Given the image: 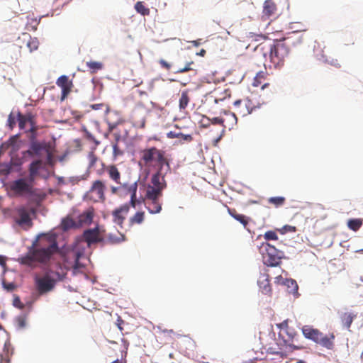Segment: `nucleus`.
<instances>
[{"mask_svg": "<svg viewBox=\"0 0 363 363\" xmlns=\"http://www.w3.org/2000/svg\"><path fill=\"white\" fill-rule=\"evenodd\" d=\"M2 285L4 289L9 292H11L16 289V285L13 282L7 283L6 281H3Z\"/></svg>", "mask_w": 363, "mask_h": 363, "instance_id": "obj_48", "label": "nucleus"}, {"mask_svg": "<svg viewBox=\"0 0 363 363\" xmlns=\"http://www.w3.org/2000/svg\"><path fill=\"white\" fill-rule=\"evenodd\" d=\"M242 104L247 108V111H245L240 110V113L242 114V116H246L247 114L251 113V112L252 111V108L249 110V105L251 104L250 100H246V101L238 100V101H235L234 102V106H238L242 105Z\"/></svg>", "mask_w": 363, "mask_h": 363, "instance_id": "obj_36", "label": "nucleus"}, {"mask_svg": "<svg viewBox=\"0 0 363 363\" xmlns=\"http://www.w3.org/2000/svg\"><path fill=\"white\" fill-rule=\"evenodd\" d=\"M164 171L165 169L156 170V172L152 176L150 184L152 186L161 188L162 191L166 187Z\"/></svg>", "mask_w": 363, "mask_h": 363, "instance_id": "obj_18", "label": "nucleus"}, {"mask_svg": "<svg viewBox=\"0 0 363 363\" xmlns=\"http://www.w3.org/2000/svg\"><path fill=\"white\" fill-rule=\"evenodd\" d=\"M121 189L126 190L127 192L130 194V205L132 207L135 208L138 204H140L144 202L143 197L140 196V198H137V182H133L130 185H128L127 183V188H121Z\"/></svg>", "mask_w": 363, "mask_h": 363, "instance_id": "obj_14", "label": "nucleus"}, {"mask_svg": "<svg viewBox=\"0 0 363 363\" xmlns=\"http://www.w3.org/2000/svg\"><path fill=\"white\" fill-rule=\"evenodd\" d=\"M87 67L94 73L103 68V64L100 62L89 61L86 62Z\"/></svg>", "mask_w": 363, "mask_h": 363, "instance_id": "obj_41", "label": "nucleus"}, {"mask_svg": "<svg viewBox=\"0 0 363 363\" xmlns=\"http://www.w3.org/2000/svg\"><path fill=\"white\" fill-rule=\"evenodd\" d=\"M61 226L64 230H67L70 228L76 227L77 225L73 219L70 218H66L62 220Z\"/></svg>", "mask_w": 363, "mask_h": 363, "instance_id": "obj_39", "label": "nucleus"}, {"mask_svg": "<svg viewBox=\"0 0 363 363\" xmlns=\"http://www.w3.org/2000/svg\"><path fill=\"white\" fill-rule=\"evenodd\" d=\"M145 220V212L138 211L135 213L133 216H131L129 219V223L130 225H133L135 224H141Z\"/></svg>", "mask_w": 363, "mask_h": 363, "instance_id": "obj_32", "label": "nucleus"}, {"mask_svg": "<svg viewBox=\"0 0 363 363\" xmlns=\"http://www.w3.org/2000/svg\"><path fill=\"white\" fill-rule=\"evenodd\" d=\"M211 123L213 124H220L224 128L230 129L237 123V118L234 113H228L225 114V117H215L212 118Z\"/></svg>", "mask_w": 363, "mask_h": 363, "instance_id": "obj_13", "label": "nucleus"}, {"mask_svg": "<svg viewBox=\"0 0 363 363\" xmlns=\"http://www.w3.org/2000/svg\"><path fill=\"white\" fill-rule=\"evenodd\" d=\"M42 162L38 160L30 163L29 166V177L28 179L30 182H33L36 175L38 174L39 169L41 166Z\"/></svg>", "mask_w": 363, "mask_h": 363, "instance_id": "obj_27", "label": "nucleus"}, {"mask_svg": "<svg viewBox=\"0 0 363 363\" xmlns=\"http://www.w3.org/2000/svg\"><path fill=\"white\" fill-rule=\"evenodd\" d=\"M13 218L18 225L25 230H28L33 226L30 213L25 206L17 207L14 210Z\"/></svg>", "mask_w": 363, "mask_h": 363, "instance_id": "obj_9", "label": "nucleus"}, {"mask_svg": "<svg viewBox=\"0 0 363 363\" xmlns=\"http://www.w3.org/2000/svg\"><path fill=\"white\" fill-rule=\"evenodd\" d=\"M16 116L19 128L24 129L26 123H28L25 114L23 115L21 112L18 111Z\"/></svg>", "mask_w": 363, "mask_h": 363, "instance_id": "obj_45", "label": "nucleus"}, {"mask_svg": "<svg viewBox=\"0 0 363 363\" xmlns=\"http://www.w3.org/2000/svg\"><path fill=\"white\" fill-rule=\"evenodd\" d=\"M162 196V190L160 187L152 186L148 184L146 189L145 196L144 198V202L145 200H155L156 199H160Z\"/></svg>", "mask_w": 363, "mask_h": 363, "instance_id": "obj_20", "label": "nucleus"}, {"mask_svg": "<svg viewBox=\"0 0 363 363\" xmlns=\"http://www.w3.org/2000/svg\"><path fill=\"white\" fill-rule=\"evenodd\" d=\"M330 64L336 67H340V65L338 62L337 60H333Z\"/></svg>", "mask_w": 363, "mask_h": 363, "instance_id": "obj_61", "label": "nucleus"}, {"mask_svg": "<svg viewBox=\"0 0 363 363\" xmlns=\"http://www.w3.org/2000/svg\"><path fill=\"white\" fill-rule=\"evenodd\" d=\"M167 137L169 138H179L180 141L186 143H190L193 140V137L190 134H184L182 133H175L172 131L167 133Z\"/></svg>", "mask_w": 363, "mask_h": 363, "instance_id": "obj_29", "label": "nucleus"}, {"mask_svg": "<svg viewBox=\"0 0 363 363\" xmlns=\"http://www.w3.org/2000/svg\"><path fill=\"white\" fill-rule=\"evenodd\" d=\"M205 53H206V51L204 50H201V52H200V55L201 56H203Z\"/></svg>", "mask_w": 363, "mask_h": 363, "instance_id": "obj_62", "label": "nucleus"}, {"mask_svg": "<svg viewBox=\"0 0 363 363\" xmlns=\"http://www.w3.org/2000/svg\"><path fill=\"white\" fill-rule=\"evenodd\" d=\"M33 182H30L29 179L26 181L25 179L21 178L12 182L9 184V188L16 196L32 194L33 189Z\"/></svg>", "mask_w": 363, "mask_h": 363, "instance_id": "obj_10", "label": "nucleus"}, {"mask_svg": "<svg viewBox=\"0 0 363 363\" xmlns=\"http://www.w3.org/2000/svg\"><path fill=\"white\" fill-rule=\"evenodd\" d=\"M106 230L103 226L96 225L94 228L85 230L82 234L83 240L89 247L96 243H105Z\"/></svg>", "mask_w": 363, "mask_h": 363, "instance_id": "obj_8", "label": "nucleus"}, {"mask_svg": "<svg viewBox=\"0 0 363 363\" xmlns=\"http://www.w3.org/2000/svg\"><path fill=\"white\" fill-rule=\"evenodd\" d=\"M159 63L163 68H164L167 70H169L171 68V65L169 63H168L167 61H165L164 60H162V59L160 60Z\"/></svg>", "mask_w": 363, "mask_h": 363, "instance_id": "obj_56", "label": "nucleus"}, {"mask_svg": "<svg viewBox=\"0 0 363 363\" xmlns=\"http://www.w3.org/2000/svg\"><path fill=\"white\" fill-rule=\"evenodd\" d=\"M57 251L56 240L51 236L42 235L33 242L28 254L19 257L18 261L21 264L35 268L37 262L47 264Z\"/></svg>", "mask_w": 363, "mask_h": 363, "instance_id": "obj_2", "label": "nucleus"}, {"mask_svg": "<svg viewBox=\"0 0 363 363\" xmlns=\"http://www.w3.org/2000/svg\"><path fill=\"white\" fill-rule=\"evenodd\" d=\"M286 347L289 349V352H292L294 350H301L304 348V347L302 345H295L294 344L286 345Z\"/></svg>", "mask_w": 363, "mask_h": 363, "instance_id": "obj_51", "label": "nucleus"}, {"mask_svg": "<svg viewBox=\"0 0 363 363\" xmlns=\"http://www.w3.org/2000/svg\"><path fill=\"white\" fill-rule=\"evenodd\" d=\"M87 160H88V169L89 170H91L95 167L97 161L99 160V157L95 154L94 151H91L88 153Z\"/></svg>", "mask_w": 363, "mask_h": 363, "instance_id": "obj_35", "label": "nucleus"}, {"mask_svg": "<svg viewBox=\"0 0 363 363\" xmlns=\"http://www.w3.org/2000/svg\"><path fill=\"white\" fill-rule=\"evenodd\" d=\"M123 323H124V320L121 317H118L117 319L116 325L121 331H123V328L122 327V325Z\"/></svg>", "mask_w": 363, "mask_h": 363, "instance_id": "obj_58", "label": "nucleus"}, {"mask_svg": "<svg viewBox=\"0 0 363 363\" xmlns=\"http://www.w3.org/2000/svg\"><path fill=\"white\" fill-rule=\"evenodd\" d=\"M123 152L119 148L117 143L113 145V155L114 158L123 155Z\"/></svg>", "mask_w": 363, "mask_h": 363, "instance_id": "obj_49", "label": "nucleus"}, {"mask_svg": "<svg viewBox=\"0 0 363 363\" xmlns=\"http://www.w3.org/2000/svg\"><path fill=\"white\" fill-rule=\"evenodd\" d=\"M278 16V8L273 0H265L263 4L262 19L275 18Z\"/></svg>", "mask_w": 363, "mask_h": 363, "instance_id": "obj_12", "label": "nucleus"}, {"mask_svg": "<svg viewBox=\"0 0 363 363\" xmlns=\"http://www.w3.org/2000/svg\"><path fill=\"white\" fill-rule=\"evenodd\" d=\"M35 284L38 294L43 295L51 291L55 287V282L49 276L45 275L43 277H35Z\"/></svg>", "mask_w": 363, "mask_h": 363, "instance_id": "obj_11", "label": "nucleus"}, {"mask_svg": "<svg viewBox=\"0 0 363 363\" xmlns=\"http://www.w3.org/2000/svg\"><path fill=\"white\" fill-rule=\"evenodd\" d=\"M297 229L295 226H292V225H286L283 227L282 228V233H295L296 232Z\"/></svg>", "mask_w": 363, "mask_h": 363, "instance_id": "obj_52", "label": "nucleus"}, {"mask_svg": "<svg viewBox=\"0 0 363 363\" xmlns=\"http://www.w3.org/2000/svg\"><path fill=\"white\" fill-rule=\"evenodd\" d=\"M13 305L16 308L19 309H23L24 308V304L21 302L18 296L15 295L13 300Z\"/></svg>", "mask_w": 363, "mask_h": 363, "instance_id": "obj_50", "label": "nucleus"}, {"mask_svg": "<svg viewBox=\"0 0 363 363\" xmlns=\"http://www.w3.org/2000/svg\"><path fill=\"white\" fill-rule=\"evenodd\" d=\"M130 207L128 204H124L118 208H116L113 213V221L118 225H122L123 223L125 216L129 211Z\"/></svg>", "mask_w": 363, "mask_h": 363, "instance_id": "obj_15", "label": "nucleus"}, {"mask_svg": "<svg viewBox=\"0 0 363 363\" xmlns=\"http://www.w3.org/2000/svg\"><path fill=\"white\" fill-rule=\"evenodd\" d=\"M131 96L133 97H136L138 96H147V92L144 91L139 90L138 89H135L132 91Z\"/></svg>", "mask_w": 363, "mask_h": 363, "instance_id": "obj_54", "label": "nucleus"}, {"mask_svg": "<svg viewBox=\"0 0 363 363\" xmlns=\"http://www.w3.org/2000/svg\"><path fill=\"white\" fill-rule=\"evenodd\" d=\"M16 118L13 112H11L8 117L7 125L10 129H13L16 125Z\"/></svg>", "mask_w": 363, "mask_h": 363, "instance_id": "obj_47", "label": "nucleus"}, {"mask_svg": "<svg viewBox=\"0 0 363 363\" xmlns=\"http://www.w3.org/2000/svg\"><path fill=\"white\" fill-rule=\"evenodd\" d=\"M357 318V313L352 312H344L340 315L342 325L347 329H350L354 319Z\"/></svg>", "mask_w": 363, "mask_h": 363, "instance_id": "obj_22", "label": "nucleus"}, {"mask_svg": "<svg viewBox=\"0 0 363 363\" xmlns=\"http://www.w3.org/2000/svg\"><path fill=\"white\" fill-rule=\"evenodd\" d=\"M285 201L286 199L284 196L270 197L267 200L268 203L273 205L276 208L282 206Z\"/></svg>", "mask_w": 363, "mask_h": 363, "instance_id": "obj_33", "label": "nucleus"}, {"mask_svg": "<svg viewBox=\"0 0 363 363\" xmlns=\"http://www.w3.org/2000/svg\"><path fill=\"white\" fill-rule=\"evenodd\" d=\"M194 62L191 61L190 62H188L185 67H184L183 68H180L179 69L177 72L178 73H183V72H188V71H190V70H192V68L191 67V65H193Z\"/></svg>", "mask_w": 363, "mask_h": 363, "instance_id": "obj_53", "label": "nucleus"}, {"mask_svg": "<svg viewBox=\"0 0 363 363\" xmlns=\"http://www.w3.org/2000/svg\"><path fill=\"white\" fill-rule=\"evenodd\" d=\"M279 328L280 329H282V330H286L289 329V325H288V320H285L282 323H281L279 325Z\"/></svg>", "mask_w": 363, "mask_h": 363, "instance_id": "obj_57", "label": "nucleus"}, {"mask_svg": "<svg viewBox=\"0 0 363 363\" xmlns=\"http://www.w3.org/2000/svg\"><path fill=\"white\" fill-rule=\"evenodd\" d=\"M201 125L203 127H208L210 124V119L208 118H205L201 120Z\"/></svg>", "mask_w": 363, "mask_h": 363, "instance_id": "obj_59", "label": "nucleus"}, {"mask_svg": "<svg viewBox=\"0 0 363 363\" xmlns=\"http://www.w3.org/2000/svg\"><path fill=\"white\" fill-rule=\"evenodd\" d=\"M263 262L269 267H277L281 263L283 252L268 242H262L259 247Z\"/></svg>", "mask_w": 363, "mask_h": 363, "instance_id": "obj_5", "label": "nucleus"}, {"mask_svg": "<svg viewBox=\"0 0 363 363\" xmlns=\"http://www.w3.org/2000/svg\"><path fill=\"white\" fill-rule=\"evenodd\" d=\"M145 205L147 206V208L148 211L152 213H158L162 210V203L160 201V199H156L155 200H145Z\"/></svg>", "mask_w": 363, "mask_h": 363, "instance_id": "obj_24", "label": "nucleus"}, {"mask_svg": "<svg viewBox=\"0 0 363 363\" xmlns=\"http://www.w3.org/2000/svg\"><path fill=\"white\" fill-rule=\"evenodd\" d=\"M104 106V104H96L91 105L90 107L94 110H99L102 108Z\"/></svg>", "mask_w": 363, "mask_h": 363, "instance_id": "obj_60", "label": "nucleus"}, {"mask_svg": "<svg viewBox=\"0 0 363 363\" xmlns=\"http://www.w3.org/2000/svg\"><path fill=\"white\" fill-rule=\"evenodd\" d=\"M363 224L362 218H352L347 220V227L349 229L356 232L357 231Z\"/></svg>", "mask_w": 363, "mask_h": 363, "instance_id": "obj_31", "label": "nucleus"}, {"mask_svg": "<svg viewBox=\"0 0 363 363\" xmlns=\"http://www.w3.org/2000/svg\"><path fill=\"white\" fill-rule=\"evenodd\" d=\"M303 336L321 346L331 350L333 348V340L335 336L333 334L324 335L319 330L313 328L309 325H305L301 329Z\"/></svg>", "mask_w": 363, "mask_h": 363, "instance_id": "obj_4", "label": "nucleus"}, {"mask_svg": "<svg viewBox=\"0 0 363 363\" xmlns=\"http://www.w3.org/2000/svg\"><path fill=\"white\" fill-rule=\"evenodd\" d=\"M56 84L62 89V99H65L73 86L72 81L67 76L62 75L57 79Z\"/></svg>", "mask_w": 363, "mask_h": 363, "instance_id": "obj_16", "label": "nucleus"}, {"mask_svg": "<svg viewBox=\"0 0 363 363\" xmlns=\"http://www.w3.org/2000/svg\"><path fill=\"white\" fill-rule=\"evenodd\" d=\"M9 347H10V344L7 345V344H5L4 345V354H1V362L0 363H9L10 362V359H9Z\"/></svg>", "mask_w": 363, "mask_h": 363, "instance_id": "obj_44", "label": "nucleus"}, {"mask_svg": "<svg viewBox=\"0 0 363 363\" xmlns=\"http://www.w3.org/2000/svg\"><path fill=\"white\" fill-rule=\"evenodd\" d=\"M43 149L44 146L42 144L34 142L31 144L30 150L28 151V153L31 155H35L36 156H39Z\"/></svg>", "mask_w": 363, "mask_h": 363, "instance_id": "obj_34", "label": "nucleus"}, {"mask_svg": "<svg viewBox=\"0 0 363 363\" xmlns=\"http://www.w3.org/2000/svg\"><path fill=\"white\" fill-rule=\"evenodd\" d=\"M290 28L291 29H294V30L291 33H290L288 35H290L293 32H294L296 30H301V33H305L306 35H307L308 36V40L303 43V45H305L306 43H307L308 41H310L312 39L309 33L307 32L308 29L305 26L301 25V27H296V23H293L291 24Z\"/></svg>", "mask_w": 363, "mask_h": 363, "instance_id": "obj_37", "label": "nucleus"}, {"mask_svg": "<svg viewBox=\"0 0 363 363\" xmlns=\"http://www.w3.org/2000/svg\"><path fill=\"white\" fill-rule=\"evenodd\" d=\"M296 363H306V362L303 360H298Z\"/></svg>", "mask_w": 363, "mask_h": 363, "instance_id": "obj_63", "label": "nucleus"}, {"mask_svg": "<svg viewBox=\"0 0 363 363\" xmlns=\"http://www.w3.org/2000/svg\"><path fill=\"white\" fill-rule=\"evenodd\" d=\"M228 212L233 218L240 222L244 228L247 227L249 223L250 218L245 215L238 213L237 211L234 208H228Z\"/></svg>", "mask_w": 363, "mask_h": 363, "instance_id": "obj_25", "label": "nucleus"}, {"mask_svg": "<svg viewBox=\"0 0 363 363\" xmlns=\"http://www.w3.org/2000/svg\"><path fill=\"white\" fill-rule=\"evenodd\" d=\"M259 289L264 294L270 295L272 294V287L269 283V276L267 274H262L257 281Z\"/></svg>", "mask_w": 363, "mask_h": 363, "instance_id": "obj_19", "label": "nucleus"}, {"mask_svg": "<svg viewBox=\"0 0 363 363\" xmlns=\"http://www.w3.org/2000/svg\"><path fill=\"white\" fill-rule=\"evenodd\" d=\"M104 168L97 171V174L101 176L104 172H106L108 178L117 186H112L111 191L113 194H116L121 188H127V183L121 182V174L118 167L114 164L105 165Z\"/></svg>", "mask_w": 363, "mask_h": 363, "instance_id": "obj_6", "label": "nucleus"}, {"mask_svg": "<svg viewBox=\"0 0 363 363\" xmlns=\"http://www.w3.org/2000/svg\"><path fill=\"white\" fill-rule=\"evenodd\" d=\"M106 183L100 179L92 182L90 189L84 196V199L91 202H104L106 200Z\"/></svg>", "mask_w": 363, "mask_h": 363, "instance_id": "obj_7", "label": "nucleus"}, {"mask_svg": "<svg viewBox=\"0 0 363 363\" xmlns=\"http://www.w3.org/2000/svg\"><path fill=\"white\" fill-rule=\"evenodd\" d=\"M3 263V257L0 256V264Z\"/></svg>", "mask_w": 363, "mask_h": 363, "instance_id": "obj_64", "label": "nucleus"}, {"mask_svg": "<svg viewBox=\"0 0 363 363\" xmlns=\"http://www.w3.org/2000/svg\"><path fill=\"white\" fill-rule=\"evenodd\" d=\"M135 9L138 13L143 16H147L150 14V9L143 4L141 1H138L135 5Z\"/></svg>", "mask_w": 363, "mask_h": 363, "instance_id": "obj_42", "label": "nucleus"}, {"mask_svg": "<svg viewBox=\"0 0 363 363\" xmlns=\"http://www.w3.org/2000/svg\"><path fill=\"white\" fill-rule=\"evenodd\" d=\"M26 46L29 49L30 52H33L38 48L39 42L36 38H31L29 36V38L26 43Z\"/></svg>", "mask_w": 363, "mask_h": 363, "instance_id": "obj_40", "label": "nucleus"}, {"mask_svg": "<svg viewBox=\"0 0 363 363\" xmlns=\"http://www.w3.org/2000/svg\"><path fill=\"white\" fill-rule=\"evenodd\" d=\"M308 38V36L301 33V30H296L282 39L259 43L255 51L262 54L266 61L268 59L274 68L280 69L284 65L291 49L299 48Z\"/></svg>", "mask_w": 363, "mask_h": 363, "instance_id": "obj_1", "label": "nucleus"}, {"mask_svg": "<svg viewBox=\"0 0 363 363\" xmlns=\"http://www.w3.org/2000/svg\"><path fill=\"white\" fill-rule=\"evenodd\" d=\"M267 75L268 74L266 71L259 72L253 79L252 86L255 87L261 86L262 89H264L269 86V83L265 82Z\"/></svg>", "mask_w": 363, "mask_h": 363, "instance_id": "obj_21", "label": "nucleus"}, {"mask_svg": "<svg viewBox=\"0 0 363 363\" xmlns=\"http://www.w3.org/2000/svg\"><path fill=\"white\" fill-rule=\"evenodd\" d=\"M28 314L21 313L14 319L15 326L18 330H23L27 325Z\"/></svg>", "mask_w": 363, "mask_h": 363, "instance_id": "obj_28", "label": "nucleus"}, {"mask_svg": "<svg viewBox=\"0 0 363 363\" xmlns=\"http://www.w3.org/2000/svg\"><path fill=\"white\" fill-rule=\"evenodd\" d=\"M285 331H286V335L291 339H294L297 335L296 332L294 329H291L290 328H289V329H288Z\"/></svg>", "mask_w": 363, "mask_h": 363, "instance_id": "obj_55", "label": "nucleus"}, {"mask_svg": "<svg viewBox=\"0 0 363 363\" xmlns=\"http://www.w3.org/2000/svg\"><path fill=\"white\" fill-rule=\"evenodd\" d=\"M190 101V97L187 90L183 91L179 100V106L180 110H184Z\"/></svg>", "mask_w": 363, "mask_h": 363, "instance_id": "obj_30", "label": "nucleus"}, {"mask_svg": "<svg viewBox=\"0 0 363 363\" xmlns=\"http://www.w3.org/2000/svg\"><path fill=\"white\" fill-rule=\"evenodd\" d=\"M94 216V209L91 207L82 213L77 219L79 226L89 225L92 223Z\"/></svg>", "mask_w": 363, "mask_h": 363, "instance_id": "obj_17", "label": "nucleus"}, {"mask_svg": "<svg viewBox=\"0 0 363 363\" xmlns=\"http://www.w3.org/2000/svg\"><path fill=\"white\" fill-rule=\"evenodd\" d=\"M105 238H106V242L102 243L103 245L118 244L125 240V235L119 232H117V233H109L106 236L105 235Z\"/></svg>", "mask_w": 363, "mask_h": 363, "instance_id": "obj_23", "label": "nucleus"}, {"mask_svg": "<svg viewBox=\"0 0 363 363\" xmlns=\"http://www.w3.org/2000/svg\"><path fill=\"white\" fill-rule=\"evenodd\" d=\"M264 238L266 240H278V236H277L276 232H274L273 230L267 231L264 235Z\"/></svg>", "mask_w": 363, "mask_h": 363, "instance_id": "obj_46", "label": "nucleus"}, {"mask_svg": "<svg viewBox=\"0 0 363 363\" xmlns=\"http://www.w3.org/2000/svg\"><path fill=\"white\" fill-rule=\"evenodd\" d=\"M140 154V164L149 169H165L166 172L170 169L169 160L164 150L151 147L142 150Z\"/></svg>", "mask_w": 363, "mask_h": 363, "instance_id": "obj_3", "label": "nucleus"}, {"mask_svg": "<svg viewBox=\"0 0 363 363\" xmlns=\"http://www.w3.org/2000/svg\"><path fill=\"white\" fill-rule=\"evenodd\" d=\"M27 122L30 125V131H35L37 128L35 126V116L32 113H27L25 114Z\"/></svg>", "mask_w": 363, "mask_h": 363, "instance_id": "obj_43", "label": "nucleus"}, {"mask_svg": "<svg viewBox=\"0 0 363 363\" xmlns=\"http://www.w3.org/2000/svg\"><path fill=\"white\" fill-rule=\"evenodd\" d=\"M82 256V252L80 251H72L69 254V257L74 259L73 272L76 274L78 270L83 267V265L79 262V259Z\"/></svg>", "mask_w": 363, "mask_h": 363, "instance_id": "obj_26", "label": "nucleus"}, {"mask_svg": "<svg viewBox=\"0 0 363 363\" xmlns=\"http://www.w3.org/2000/svg\"><path fill=\"white\" fill-rule=\"evenodd\" d=\"M266 351L268 354L278 355L281 358H285L287 356L286 352L281 351V348H276L272 346L269 347Z\"/></svg>", "mask_w": 363, "mask_h": 363, "instance_id": "obj_38", "label": "nucleus"}]
</instances>
